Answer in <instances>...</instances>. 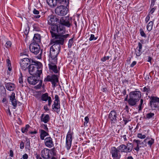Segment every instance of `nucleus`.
Returning <instances> with one entry per match:
<instances>
[{"label": "nucleus", "instance_id": "obj_1", "mask_svg": "<svg viewBox=\"0 0 159 159\" xmlns=\"http://www.w3.org/2000/svg\"><path fill=\"white\" fill-rule=\"evenodd\" d=\"M65 28L62 25H53L51 27L50 32L52 37L53 38L56 39L55 41L62 43L64 42V39L66 38L69 36L68 34L61 35L65 33Z\"/></svg>", "mask_w": 159, "mask_h": 159}, {"label": "nucleus", "instance_id": "obj_2", "mask_svg": "<svg viewBox=\"0 0 159 159\" xmlns=\"http://www.w3.org/2000/svg\"><path fill=\"white\" fill-rule=\"evenodd\" d=\"M35 64H32L29 65V72L30 74L32 75L40 77L42 73V65L41 63L39 62H33Z\"/></svg>", "mask_w": 159, "mask_h": 159}, {"label": "nucleus", "instance_id": "obj_3", "mask_svg": "<svg viewBox=\"0 0 159 159\" xmlns=\"http://www.w3.org/2000/svg\"><path fill=\"white\" fill-rule=\"evenodd\" d=\"M141 97V93L139 91H132L129 94L128 103L130 106L135 105Z\"/></svg>", "mask_w": 159, "mask_h": 159}, {"label": "nucleus", "instance_id": "obj_4", "mask_svg": "<svg viewBox=\"0 0 159 159\" xmlns=\"http://www.w3.org/2000/svg\"><path fill=\"white\" fill-rule=\"evenodd\" d=\"M133 145L131 143H128L126 145L124 144H121L118 147V149L121 152H129L132 149Z\"/></svg>", "mask_w": 159, "mask_h": 159}, {"label": "nucleus", "instance_id": "obj_5", "mask_svg": "<svg viewBox=\"0 0 159 159\" xmlns=\"http://www.w3.org/2000/svg\"><path fill=\"white\" fill-rule=\"evenodd\" d=\"M55 100L52 105V109L57 113H59L60 111V105L59 97L58 95H56Z\"/></svg>", "mask_w": 159, "mask_h": 159}, {"label": "nucleus", "instance_id": "obj_6", "mask_svg": "<svg viewBox=\"0 0 159 159\" xmlns=\"http://www.w3.org/2000/svg\"><path fill=\"white\" fill-rule=\"evenodd\" d=\"M55 13L57 15L64 16L67 13V10L65 6L61 5L57 7L55 9Z\"/></svg>", "mask_w": 159, "mask_h": 159}, {"label": "nucleus", "instance_id": "obj_7", "mask_svg": "<svg viewBox=\"0 0 159 159\" xmlns=\"http://www.w3.org/2000/svg\"><path fill=\"white\" fill-rule=\"evenodd\" d=\"M51 151L48 149L44 148L41 151V155L44 159H56L54 157H51Z\"/></svg>", "mask_w": 159, "mask_h": 159}, {"label": "nucleus", "instance_id": "obj_8", "mask_svg": "<svg viewBox=\"0 0 159 159\" xmlns=\"http://www.w3.org/2000/svg\"><path fill=\"white\" fill-rule=\"evenodd\" d=\"M48 24L51 25L52 27L53 25H57L56 24L59 21V19L56 16L51 15L49 16L48 18Z\"/></svg>", "mask_w": 159, "mask_h": 159}, {"label": "nucleus", "instance_id": "obj_9", "mask_svg": "<svg viewBox=\"0 0 159 159\" xmlns=\"http://www.w3.org/2000/svg\"><path fill=\"white\" fill-rule=\"evenodd\" d=\"M73 133L69 131L66 136V147L67 149L69 150L70 148L72 141Z\"/></svg>", "mask_w": 159, "mask_h": 159}, {"label": "nucleus", "instance_id": "obj_10", "mask_svg": "<svg viewBox=\"0 0 159 159\" xmlns=\"http://www.w3.org/2000/svg\"><path fill=\"white\" fill-rule=\"evenodd\" d=\"M30 51L34 54H38L39 52L40 47L38 43H32L30 45Z\"/></svg>", "mask_w": 159, "mask_h": 159}, {"label": "nucleus", "instance_id": "obj_11", "mask_svg": "<svg viewBox=\"0 0 159 159\" xmlns=\"http://www.w3.org/2000/svg\"><path fill=\"white\" fill-rule=\"evenodd\" d=\"M118 149V148H116L115 147L111 148L110 153L111 154L112 157L113 159H119L121 157L120 152Z\"/></svg>", "mask_w": 159, "mask_h": 159}, {"label": "nucleus", "instance_id": "obj_12", "mask_svg": "<svg viewBox=\"0 0 159 159\" xmlns=\"http://www.w3.org/2000/svg\"><path fill=\"white\" fill-rule=\"evenodd\" d=\"M44 81L51 82L52 85L55 87L58 81V78L57 75H53L51 76H48L45 79Z\"/></svg>", "mask_w": 159, "mask_h": 159}, {"label": "nucleus", "instance_id": "obj_13", "mask_svg": "<svg viewBox=\"0 0 159 159\" xmlns=\"http://www.w3.org/2000/svg\"><path fill=\"white\" fill-rule=\"evenodd\" d=\"M118 115L115 111H111L109 114L108 118L111 124L115 123L117 122Z\"/></svg>", "mask_w": 159, "mask_h": 159}, {"label": "nucleus", "instance_id": "obj_14", "mask_svg": "<svg viewBox=\"0 0 159 159\" xmlns=\"http://www.w3.org/2000/svg\"><path fill=\"white\" fill-rule=\"evenodd\" d=\"M49 68L51 72H53L55 73H57L59 70L57 69L56 64L57 63V61H49Z\"/></svg>", "mask_w": 159, "mask_h": 159}, {"label": "nucleus", "instance_id": "obj_15", "mask_svg": "<svg viewBox=\"0 0 159 159\" xmlns=\"http://www.w3.org/2000/svg\"><path fill=\"white\" fill-rule=\"evenodd\" d=\"M59 53L50 48L49 55V61H57V57Z\"/></svg>", "mask_w": 159, "mask_h": 159}, {"label": "nucleus", "instance_id": "obj_16", "mask_svg": "<svg viewBox=\"0 0 159 159\" xmlns=\"http://www.w3.org/2000/svg\"><path fill=\"white\" fill-rule=\"evenodd\" d=\"M30 63V60L27 58H25L22 59L20 64L21 68L24 70L27 69L28 67V65Z\"/></svg>", "mask_w": 159, "mask_h": 159}, {"label": "nucleus", "instance_id": "obj_17", "mask_svg": "<svg viewBox=\"0 0 159 159\" xmlns=\"http://www.w3.org/2000/svg\"><path fill=\"white\" fill-rule=\"evenodd\" d=\"M150 99V103L151 107H157L158 103H159V98L156 97L152 96L151 97Z\"/></svg>", "mask_w": 159, "mask_h": 159}, {"label": "nucleus", "instance_id": "obj_18", "mask_svg": "<svg viewBox=\"0 0 159 159\" xmlns=\"http://www.w3.org/2000/svg\"><path fill=\"white\" fill-rule=\"evenodd\" d=\"M60 25H65L69 27L71 25V23L69 20V17H61L60 20Z\"/></svg>", "mask_w": 159, "mask_h": 159}, {"label": "nucleus", "instance_id": "obj_19", "mask_svg": "<svg viewBox=\"0 0 159 159\" xmlns=\"http://www.w3.org/2000/svg\"><path fill=\"white\" fill-rule=\"evenodd\" d=\"M55 39H57V38H53L52 40V42L53 43H54V44L50 48L53 49L54 50V51H57V52H59L61 48L60 44H63L64 42H63L62 43H59L58 42H55Z\"/></svg>", "mask_w": 159, "mask_h": 159}, {"label": "nucleus", "instance_id": "obj_20", "mask_svg": "<svg viewBox=\"0 0 159 159\" xmlns=\"http://www.w3.org/2000/svg\"><path fill=\"white\" fill-rule=\"evenodd\" d=\"M44 139V144L45 145L49 148H51L54 146L53 142L52 139L49 137H47Z\"/></svg>", "mask_w": 159, "mask_h": 159}, {"label": "nucleus", "instance_id": "obj_21", "mask_svg": "<svg viewBox=\"0 0 159 159\" xmlns=\"http://www.w3.org/2000/svg\"><path fill=\"white\" fill-rule=\"evenodd\" d=\"M39 80L37 79V78L35 76L29 77L28 78V81L29 83L32 85L36 84L39 81Z\"/></svg>", "mask_w": 159, "mask_h": 159}, {"label": "nucleus", "instance_id": "obj_22", "mask_svg": "<svg viewBox=\"0 0 159 159\" xmlns=\"http://www.w3.org/2000/svg\"><path fill=\"white\" fill-rule=\"evenodd\" d=\"M15 98V93H12L10 96V100L11 102L12 105L14 107H16L17 104V102Z\"/></svg>", "mask_w": 159, "mask_h": 159}, {"label": "nucleus", "instance_id": "obj_23", "mask_svg": "<svg viewBox=\"0 0 159 159\" xmlns=\"http://www.w3.org/2000/svg\"><path fill=\"white\" fill-rule=\"evenodd\" d=\"M40 118L41 121L45 123H47L50 120L49 116L48 114L45 115L44 114H42Z\"/></svg>", "mask_w": 159, "mask_h": 159}, {"label": "nucleus", "instance_id": "obj_24", "mask_svg": "<svg viewBox=\"0 0 159 159\" xmlns=\"http://www.w3.org/2000/svg\"><path fill=\"white\" fill-rule=\"evenodd\" d=\"M47 131H45L43 129L40 130V137L41 140H44V139L45 137L48 135L49 134Z\"/></svg>", "mask_w": 159, "mask_h": 159}, {"label": "nucleus", "instance_id": "obj_25", "mask_svg": "<svg viewBox=\"0 0 159 159\" xmlns=\"http://www.w3.org/2000/svg\"><path fill=\"white\" fill-rule=\"evenodd\" d=\"M6 89L10 91H13L15 89V85L11 83H7L6 85Z\"/></svg>", "mask_w": 159, "mask_h": 159}, {"label": "nucleus", "instance_id": "obj_26", "mask_svg": "<svg viewBox=\"0 0 159 159\" xmlns=\"http://www.w3.org/2000/svg\"><path fill=\"white\" fill-rule=\"evenodd\" d=\"M40 35L39 34H34L33 40L36 43H38L40 42Z\"/></svg>", "mask_w": 159, "mask_h": 159}, {"label": "nucleus", "instance_id": "obj_27", "mask_svg": "<svg viewBox=\"0 0 159 159\" xmlns=\"http://www.w3.org/2000/svg\"><path fill=\"white\" fill-rule=\"evenodd\" d=\"M57 1V0H47V3L51 7L56 6Z\"/></svg>", "mask_w": 159, "mask_h": 159}, {"label": "nucleus", "instance_id": "obj_28", "mask_svg": "<svg viewBox=\"0 0 159 159\" xmlns=\"http://www.w3.org/2000/svg\"><path fill=\"white\" fill-rule=\"evenodd\" d=\"M153 24V21H151L147 25V30L148 31H150L152 29Z\"/></svg>", "mask_w": 159, "mask_h": 159}, {"label": "nucleus", "instance_id": "obj_29", "mask_svg": "<svg viewBox=\"0 0 159 159\" xmlns=\"http://www.w3.org/2000/svg\"><path fill=\"white\" fill-rule=\"evenodd\" d=\"M155 114L153 113L150 112L147 114L145 118L147 120L154 118Z\"/></svg>", "mask_w": 159, "mask_h": 159}, {"label": "nucleus", "instance_id": "obj_30", "mask_svg": "<svg viewBox=\"0 0 159 159\" xmlns=\"http://www.w3.org/2000/svg\"><path fill=\"white\" fill-rule=\"evenodd\" d=\"M48 93L43 94L41 97V100L43 101H46L49 98Z\"/></svg>", "mask_w": 159, "mask_h": 159}, {"label": "nucleus", "instance_id": "obj_31", "mask_svg": "<svg viewBox=\"0 0 159 159\" xmlns=\"http://www.w3.org/2000/svg\"><path fill=\"white\" fill-rule=\"evenodd\" d=\"M30 126L29 125H27L26 126L21 129L22 132L23 133H26L28 131V129Z\"/></svg>", "mask_w": 159, "mask_h": 159}, {"label": "nucleus", "instance_id": "obj_32", "mask_svg": "<svg viewBox=\"0 0 159 159\" xmlns=\"http://www.w3.org/2000/svg\"><path fill=\"white\" fill-rule=\"evenodd\" d=\"M133 143H136V146L141 147L140 145L143 144V142H141L139 140L134 139L133 140Z\"/></svg>", "mask_w": 159, "mask_h": 159}, {"label": "nucleus", "instance_id": "obj_33", "mask_svg": "<svg viewBox=\"0 0 159 159\" xmlns=\"http://www.w3.org/2000/svg\"><path fill=\"white\" fill-rule=\"evenodd\" d=\"M135 54L137 56H140L141 54V51L136 48L135 49Z\"/></svg>", "mask_w": 159, "mask_h": 159}, {"label": "nucleus", "instance_id": "obj_34", "mask_svg": "<svg viewBox=\"0 0 159 159\" xmlns=\"http://www.w3.org/2000/svg\"><path fill=\"white\" fill-rule=\"evenodd\" d=\"M11 45V43L10 41H7L6 43L5 46L7 48H10Z\"/></svg>", "mask_w": 159, "mask_h": 159}, {"label": "nucleus", "instance_id": "obj_35", "mask_svg": "<svg viewBox=\"0 0 159 159\" xmlns=\"http://www.w3.org/2000/svg\"><path fill=\"white\" fill-rule=\"evenodd\" d=\"M137 137L138 138L141 139H144L146 138V135L145 134H141L139 133L137 134Z\"/></svg>", "mask_w": 159, "mask_h": 159}, {"label": "nucleus", "instance_id": "obj_36", "mask_svg": "<svg viewBox=\"0 0 159 159\" xmlns=\"http://www.w3.org/2000/svg\"><path fill=\"white\" fill-rule=\"evenodd\" d=\"M97 37H95L94 35L93 34H91L90 35V37L89 38L90 41H92L93 40H96L97 39Z\"/></svg>", "mask_w": 159, "mask_h": 159}, {"label": "nucleus", "instance_id": "obj_37", "mask_svg": "<svg viewBox=\"0 0 159 159\" xmlns=\"http://www.w3.org/2000/svg\"><path fill=\"white\" fill-rule=\"evenodd\" d=\"M73 43V41L72 39H70L69 40L68 45L69 48H71Z\"/></svg>", "mask_w": 159, "mask_h": 159}, {"label": "nucleus", "instance_id": "obj_38", "mask_svg": "<svg viewBox=\"0 0 159 159\" xmlns=\"http://www.w3.org/2000/svg\"><path fill=\"white\" fill-rule=\"evenodd\" d=\"M143 102V100L141 99L140 102V104H139V110L140 111L142 109L143 107L142 106V104Z\"/></svg>", "mask_w": 159, "mask_h": 159}, {"label": "nucleus", "instance_id": "obj_39", "mask_svg": "<svg viewBox=\"0 0 159 159\" xmlns=\"http://www.w3.org/2000/svg\"><path fill=\"white\" fill-rule=\"evenodd\" d=\"M154 139H151L148 142V144L151 147V145L154 143Z\"/></svg>", "mask_w": 159, "mask_h": 159}, {"label": "nucleus", "instance_id": "obj_40", "mask_svg": "<svg viewBox=\"0 0 159 159\" xmlns=\"http://www.w3.org/2000/svg\"><path fill=\"white\" fill-rule=\"evenodd\" d=\"M109 58V56H105L103 58H102L101 60L102 61L104 62L106 61L107 60H108Z\"/></svg>", "mask_w": 159, "mask_h": 159}, {"label": "nucleus", "instance_id": "obj_41", "mask_svg": "<svg viewBox=\"0 0 159 159\" xmlns=\"http://www.w3.org/2000/svg\"><path fill=\"white\" fill-rule=\"evenodd\" d=\"M42 82L41 80L40 81L39 84L35 86L34 88L36 89H39L42 86Z\"/></svg>", "mask_w": 159, "mask_h": 159}, {"label": "nucleus", "instance_id": "obj_42", "mask_svg": "<svg viewBox=\"0 0 159 159\" xmlns=\"http://www.w3.org/2000/svg\"><path fill=\"white\" fill-rule=\"evenodd\" d=\"M140 33L141 35L143 37H146V35L144 33V32L143 31L142 29H140Z\"/></svg>", "mask_w": 159, "mask_h": 159}, {"label": "nucleus", "instance_id": "obj_43", "mask_svg": "<svg viewBox=\"0 0 159 159\" xmlns=\"http://www.w3.org/2000/svg\"><path fill=\"white\" fill-rule=\"evenodd\" d=\"M85 122L84 123V125H86L89 121V118L87 116H86L84 118Z\"/></svg>", "mask_w": 159, "mask_h": 159}, {"label": "nucleus", "instance_id": "obj_44", "mask_svg": "<svg viewBox=\"0 0 159 159\" xmlns=\"http://www.w3.org/2000/svg\"><path fill=\"white\" fill-rule=\"evenodd\" d=\"M137 48H138V49L139 50H140L141 51H142V43H139L138 46L137 47Z\"/></svg>", "mask_w": 159, "mask_h": 159}, {"label": "nucleus", "instance_id": "obj_45", "mask_svg": "<svg viewBox=\"0 0 159 159\" xmlns=\"http://www.w3.org/2000/svg\"><path fill=\"white\" fill-rule=\"evenodd\" d=\"M33 13L36 15H38L39 14V11L36 9H34L33 11Z\"/></svg>", "mask_w": 159, "mask_h": 159}, {"label": "nucleus", "instance_id": "obj_46", "mask_svg": "<svg viewBox=\"0 0 159 159\" xmlns=\"http://www.w3.org/2000/svg\"><path fill=\"white\" fill-rule=\"evenodd\" d=\"M43 128L46 131H48V128L47 127V125L45 124H44L42 125Z\"/></svg>", "mask_w": 159, "mask_h": 159}, {"label": "nucleus", "instance_id": "obj_47", "mask_svg": "<svg viewBox=\"0 0 159 159\" xmlns=\"http://www.w3.org/2000/svg\"><path fill=\"white\" fill-rule=\"evenodd\" d=\"M150 18V17L149 16V15L148 14V15L146 17L145 19V21L146 23H147L149 20Z\"/></svg>", "mask_w": 159, "mask_h": 159}, {"label": "nucleus", "instance_id": "obj_48", "mask_svg": "<svg viewBox=\"0 0 159 159\" xmlns=\"http://www.w3.org/2000/svg\"><path fill=\"white\" fill-rule=\"evenodd\" d=\"M150 90L149 88L148 87H145L143 88L144 92H148Z\"/></svg>", "mask_w": 159, "mask_h": 159}, {"label": "nucleus", "instance_id": "obj_49", "mask_svg": "<svg viewBox=\"0 0 159 159\" xmlns=\"http://www.w3.org/2000/svg\"><path fill=\"white\" fill-rule=\"evenodd\" d=\"M155 10V9L154 8H152L151 9L148 15H150V14H153V13L154 12V11Z\"/></svg>", "mask_w": 159, "mask_h": 159}, {"label": "nucleus", "instance_id": "obj_50", "mask_svg": "<svg viewBox=\"0 0 159 159\" xmlns=\"http://www.w3.org/2000/svg\"><path fill=\"white\" fill-rule=\"evenodd\" d=\"M24 147V143L22 142L20 145V148L21 149H23Z\"/></svg>", "mask_w": 159, "mask_h": 159}, {"label": "nucleus", "instance_id": "obj_51", "mask_svg": "<svg viewBox=\"0 0 159 159\" xmlns=\"http://www.w3.org/2000/svg\"><path fill=\"white\" fill-rule=\"evenodd\" d=\"M48 105L49 106H50L52 102V100L51 98L50 97H49V98L48 99Z\"/></svg>", "mask_w": 159, "mask_h": 159}, {"label": "nucleus", "instance_id": "obj_52", "mask_svg": "<svg viewBox=\"0 0 159 159\" xmlns=\"http://www.w3.org/2000/svg\"><path fill=\"white\" fill-rule=\"evenodd\" d=\"M22 157L24 159H27L28 158V155L27 154H25L23 155Z\"/></svg>", "mask_w": 159, "mask_h": 159}, {"label": "nucleus", "instance_id": "obj_53", "mask_svg": "<svg viewBox=\"0 0 159 159\" xmlns=\"http://www.w3.org/2000/svg\"><path fill=\"white\" fill-rule=\"evenodd\" d=\"M121 137L123 138V139L124 141H126L127 140V139L126 137V135H123V136H121Z\"/></svg>", "mask_w": 159, "mask_h": 159}, {"label": "nucleus", "instance_id": "obj_54", "mask_svg": "<svg viewBox=\"0 0 159 159\" xmlns=\"http://www.w3.org/2000/svg\"><path fill=\"white\" fill-rule=\"evenodd\" d=\"M7 66H11L10 61L9 59H8L7 60Z\"/></svg>", "mask_w": 159, "mask_h": 159}, {"label": "nucleus", "instance_id": "obj_55", "mask_svg": "<svg viewBox=\"0 0 159 159\" xmlns=\"http://www.w3.org/2000/svg\"><path fill=\"white\" fill-rule=\"evenodd\" d=\"M123 120L125 122V124H126L128 122L130 121V120L128 119V120H125V118H124Z\"/></svg>", "mask_w": 159, "mask_h": 159}, {"label": "nucleus", "instance_id": "obj_56", "mask_svg": "<svg viewBox=\"0 0 159 159\" xmlns=\"http://www.w3.org/2000/svg\"><path fill=\"white\" fill-rule=\"evenodd\" d=\"M136 63L137 62L136 61H133L130 65L131 67H133L134 65H135L136 64Z\"/></svg>", "mask_w": 159, "mask_h": 159}, {"label": "nucleus", "instance_id": "obj_57", "mask_svg": "<svg viewBox=\"0 0 159 159\" xmlns=\"http://www.w3.org/2000/svg\"><path fill=\"white\" fill-rule=\"evenodd\" d=\"M68 0H57V1L59 2L60 3H62L64 2H66L68 1Z\"/></svg>", "mask_w": 159, "mask_h": 159}, {"label": "nucleus", "instance_id": "obj_58", "mask_svg": "<svg viewBox=\"0 0 159 159\" xmlns=\"http://www.w3.org/2000/svg\"><path fill=\"white\" fill-rule=\"evenodd\" d=\"M19 82L20 84L23 83V81L22 77H21L19 78Z\"/></svg>", "mask_w": 159, "mask_h": 159}, {"label": "nucleus", "instance_id": "obj_59", "mask_svg": "<svg viewBox=\"0 0 159 159\" xmlns=\"http://www.w3.org/2000/svg\"><path fill=\"white\" fill-rule=\"evenodd\" d=\"M7 114H8L10 116L11 115V113L10 111V110L9 108H8V109L7 111Z\"/></svg>", "mask_w": 159, "mask_h": 159}, {"label": "nucleus", "instance_id": "obj_60", "mask_svg": "<svg viewBox=\"0 0 159 159\" xmlns=\"http://www.w3.org/2000/svg\"><path fill=\"white\" fill-rule=\"evenodd\" d=\"M10 156L11 157H12L13 156V152L12 150H11L10 151Z\"/></svg>", "mask_w": 159, "mask_h": 159}, {"label": "nucleus", "instance_id": "obj_61", "mask_svg": "<svg viewBox=\"0 0 159 159\" xmlns=\"http://www.w3.org/2000/svg\"><path fill=\"white\" fill-rule=\"evenodd\" d=\"M140 147L138 146H136V147L134 148V149L137 151H138L139 150V148Z\"/></svg>", "mask_w": 159, "mask_h": 159}, {"label": "nucleus", "instance_id": "obj_62", "mask_svg": "<svg viewBox=\"0 0 159 159\" xmlns=\"http://www.w3.org/2000/svg\"><path fill=\"white\" fill-rule=\"evenodd\" d=\"M41 16L39 15H36L34 16V18H39Z\"/></svg>", "mask_w": 159, "mask_h": 159}, {"label": "nucleus", "instance_id": "obj_63", "mask_svg": "<svg viewBox=\"0 0 159 159\" xmlns=\"http://www.w3.org/2000/svg\"><path fill=\"white\" fill-rule=\"evenodd\" d=\"M37 159H42L38 155H37L36 156Z\"/></svg>", "mask_w": 159, "mask_h": 159}, {"label": "nucleus", "instance_id": "obj_64", "mask_svg": "<svg viewBox=\"0 0 159 159\" xmlns=\"http://www.w3.org/2000/svg\"><path fill=\"white\" fill-rule=\"evenodd\" d=\"M127 159H134L133 157L131 156L128 157H127Z\"/></svg>", "mask_w": 159, "mask_h": 159}]
</instances>
